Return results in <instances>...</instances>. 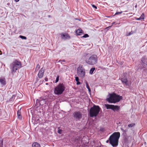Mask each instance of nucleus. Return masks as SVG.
Listing matches in <instances>:
<instances>
[{"instance_id": "1", "label": "nucleus", "mask_w": 147, "mask_h": 147, "mask_svg": "<svg viewBox=\"0 0 147 147\" xmlns=\"http://www.w3.org/2000/svg\"><path fill=\"white\" fill-rule=\"evenodd\" d=\"M120 136V132H115L109 138L110 144L113 146H117L118 145L119 139Z\"/></svg>"}, {"instance_id": "2", "label": "nucleus", "mask_w": 147, "mask_h": 147, "mask_svg": "<svg viewBox=\"0 0 147 147\" xmlns=\"http://www.w3.org/2000/svg\"><path fill=\"white\" fill-rule=\"evenodd\" d=\"M21 67V62L17 59L15 60L10 65V68L11 73L13 74L18 69L20 68Z\"/></svg>"}, {"instance_id": "3", "label": "nucleus", "mask_w": 147, "mask_h": 147, "mask_svg": "<svg viewBox=\"0 0 147 147\" xmlns=\"http://www.w3.org/2000/svg\"><path fill=\"white\" fill-rule=\"evenodd\" d=\"M112 94H109V98L107 99V100L110 103H115L118 102L122 99V97L119 95H117L115 92Z\"/></svg>"}, {"instance_id": "4", "label": "nucleus", "mask_w": 147, "mask_h": 147, "mask_svg": "<svg viewBox=\"0 0 147 147\" xmlns=\"http://www.w3.org/2000/svg\"><path fill=\"white\" fill-rule=\"evenodd\" d=\"M99 106L95 105L91 107L90 109L89 115L90 117H96L97 116L100 111Z\"/></svg>"}, {"instance_id": "5", "label": "nucleus", "mask_w": 147, "mask_h": 147, "mask_svg": "<svg viewBox=\"0 0 147 147\" xmlns=\"http://www.w3.org/2000/svg\"><path fill=\"white\" fill-rule=\"evenodd\" d=\"M85 61L89 65H94L97 62V56L96 55H93L91 56L88 59L86 60Z\"/></svg>"}, {"instance_id": "6", "label": "nucleus", "mask_w": 147, "mask_h": 147, "mask_svg": "<svg viewBox=\"0 0 147 147\" xmlns=\"http://www.w3.org/2000/svg\"><path fill=\"white\" fill-rule=\"evenodd\" d=\"M77 73L78 76L81 78H84L85 75L86 71L85 69L83 67L82 65H79L77 69Z\"/></svg>"}, {"instance_id": "7", "label": "nucleus", "mask_w": 147, "mask_h": 147, "mask_svg": "<svg viewBox=\"0 0 147 147\" xmlns=\"http://www.w3.org/2000/svg\"><path fill=\"white\" fill-rule=\"evenodd\" d=\"M73 115L74 119L76 121H80L82 117V114L79 111L74 112Z\"/></svg>"}, {"instance_id": "8", "label": "nucleus", "mask_w": 147, "mask_h": 147, "mask_svg": "<svg viewBox=\"0 0 147 147\" xmlns=\"http://www.w3.org/2000/svg\"><path fill=\"white\" fill-rule=\"evenodd\" d=\"M47 99V101L49 103V104H50L51 102L54 100L55 99H57L58 98L57 96H55L50 93L48 94L47 97H46Z\"/></svg>"}, {"instance_id": "9", "label": "nucleus", "mask_w": 147, "mask_h": 147, "mask_svg": "<svg viewBox=\"0 0 147 147\" xmlns=\"http://www.w3.org/2000/svg\"><path fill=\"white\" fill-rule=\"evenodd\" d=\"M65 89V87L63 84H60L55 88V90L57 92H63Z\"/></svg>"}, {"instance_id": "10", "label": "nucleus", "mask_w": 147, "mask_h": 147, "mask_svg": "<svg viewBox=\"0 0 147 147\" xmlns=\"http://www.w3.org/2000/svg\"><path fill=\"white\" fill-rule=\"evenodd\" d=\"M121 80L122 82L127 87H129L131 84L130 81H129L125 77H124L123 78H122Z\"/></svg>"}, {"instance_id": "11", "label": "nucleus", "mask_w": 147, "mask_h": 147, "mask_svg": "<svg viewBox=\"0 0 147 147\" xmlns=\"http://www.w3.org/2000/svg\"><path fill=\"white\" fill-rule=\"evenodd\" d=\"M36 102H39V104L41 105H43L46 103L47 104L49 103L47 101V99L46 98H40L39 100H37Z\"/></svg>"}, {"instance_id": "12", "label": "nucleus", "mask_w": 147, "mask_h": 147, "mask_svg": "<svg viewBox=\"0 0 147 147\" xmlns=\"http://www.w3.org/2000/svg\"><path fill=\"white\" fill-rule=\"evenodd\" d=\"M44 71V70L42 68H41L39 71L38 76L39 78H41L43 76Z\"/></svg>"}, {"instance_id": "13", "label": "nucleus", "mask_w": 147, "mask_h": 147, "mask_svg": "<svg viewBox=\"0 0 147 147\" xmlns=\"http://www.w3.org/2000/svg\"><path fill=\"white\" fill-rule=\"evenodd\" d=\"M120 109V107L118 105H113L112 109L114 111H118Z\"/></svg>"}, {"instance_id": "14", "label": "nucleus", "mask_w": 147, "mask_h": 147, "mask_svg": "<svg viewBox=\"0 0 147 147\" xmlns=\"http://www.w3.org/2000/svg\"><path fill=\"white\" fill-rule=\"evenodd\" d=\"M0 83L2 85L4 86L6 84V82L5 78H0Z\"/></svg>"}, {"instance_id": "15", "label": "nucleus", "mask_w": 147, "mask_h": 147, "mask_svg": "<svg viewBox=\"0 0 147 147\" xmlns=\"http://www.w3.org/2000/svg\"><path fill=\"white\" fill-rule=\"evenodd\" d=\"M76 33L77 35H81L83 34V32L81 29H80L76 30Z\"/></svg>"}, {"instance_id": "16", "label": "nucleus", "mask_w": 147, "mask_h": 147, "mask_svg": "<svg viewBox=\"0 0 147 147\" xmlns=\"http://www.w3.org/2000/svg\"><path fill=\"white\" fill-rule=\"evenodd\" d=\"M61 37L62 38L66 39L67 38H70V37L69 36V34H62L61 35Z\"/></svg>"}, {"instance_id": "17", "label": "nucleus", "mask_w": 147, "mask_h": 147, "mask_svg": "<svg viewBox=\"0 0 147 147\" xmlns=\"http://www.w3.org/2000/svg\"><path fill=\"white\" fill-rule=\"evenodd\" d=\"M21 108L19 110H18L17 111V115L19 119H21L22 118V116L21 114V112L20 111Z\"/></svg>"}, {"instance_id": "18", "label": "nucleus", "mask_w": 147, "mask_h": 147, "mask_svg": "<svg viewBox=\"0 0 147 147\" xmlns=\"http://www.w3.org/2000/svg\"><path fill=\"white\" fill-rule=\"evenodd\" d=\"M32 147H40V144L37 142H34L32 144Z\"/></svg>"}, {"instance_id": "19", "label": "nucleus", "mask_w": 147, "mask_h": 147, "mask_svg": "<svg viewBox=\"0 0 147 147\" xmlns=\"http://www.w3.org/2000/svg\"><path fill=\"white\" fill-rule=\"evenodd\" d=\"M105 106L107 109H112V108L113 107V105H110L109 104H105Z\"/></svg>"}, {"instance_id": "20", "label": "nucleus", "mask_w": 147, "mask_h": 147, "mask_svg": "<svg viewBox=\"0 0 147 147\" xmlns=\"http://www.w3.org/2000/svg\"><path fill=\"white\" fill-rule=\"evenodd\" d=\"M95 70V67H92V68L90 70V73L92 74H93V72Z\"/></svg>"}, {"instance_id": "21", "label": "nucleus", "mask_w": 147, "mask_h": 147, "mask_svg": "<svg viewBox=\"0 0 147 147\" xmlns=\"http://www.w3.org/2000/svg\"><path fill=\"white\" fill-rule=\"evenodd\" d=\"M3 140L0 138V147H3Z\"/></svg>"}, {"instance_id": "22", "label": "nucleus", "mask_w": 147, "mask_h": 147, "mask_svg": "<svg viewBox=\"0 0 147 147\" xmlns=\"http://www.w3.org/2000/svg\"><path fill=\"white\" fill-rule=\"evenodd\" d=\"M142 66H143V68H146L147 65V61L145 62L144 63L142 64Z\"/></svg>"}, {"instance_id": "23", "label": "nucleus", "mask_w": 147, "mask_h": 147, "mask_svg": "<svg viewBox=\"0 0 147 147\" xmlns=\"http://www.w3.org/2000/svg\"><path fill=\"white\" fill-rule=\"evenodd\" d=\"M135 123H132L128 125V126L129 127H132L135 126Z\"/></svg>"}, {"instance_id": "24", "label": "nucleus", "mask_w": 147, "mask_h": 147, "mask_svg": "<svg viewBox=\"0 0 147 147\" xmlns=\"http://www.w3.org/2000/svg\"><path fill=\"white\" fill-rule=\"evenodd\" d=\"M140 19L141 20H144V15L143 13L140 16Z\"/></svg>"}, {"instance_id": "25", "label": "nucleus", "mask_w": 147, "mask_h": 147, "mask_svg": "<svg viewBox=\"0 0 147 147\" xmlns=\"http://www.w3.org/2000/svg\"><path fill=\"white\" fill-rule=\"evenodd\" d=\"M15 95H13L12 97H11V98H10L9 101H13L15 97Z\"/></svg>"}, {"instance_id": "26", "label": "nucleus", "mask_w": 147, "mask_h": 147, "mask_svg": "<svg viewBox=\"0 0 147 147\" xmlns=\"http://www.w3.org/2000/svg\"><path fill=\"white\" fill-rule=\"evenodd\" d=\"M141 61L142 62V63H144L145 62H147V61L144 58H142L141 59Z\"/></svg>"}, {"instance_id": "27", "label": "nucleus", "mask_w": 147, "mask_h": 147, "mask_svg": "<svg viewBox=\"0 0 147 147\" xmlns=\"http://www.w3.org/2000/svg\"><path fill=\"white\" fill-rule=\"evenodd\" d=\"M60 127H58V133H59V134H61L62 133V130L61 129H60Z\"/></svg>"}, {"instance_id": "28", "label": "nucleus", "mask_w": 147, "mask_h": 147, "mask_svg": "<svg viewBox=\"0 0 147 147\" xmlns=\"http://www.w3.org/2000/svg\"><path fill=\"white\" fill-rule=\"evenodd\" d=\"M133 33V32H130L129 33H127L126 34V36H129L130 35H131Z\"/></svg>"}, {"instance_id": "29", "label": "nucleus", "mask_w": 147, "mask_h": 147, "mask_svg": "<svg viewBox=\"0 0 147 147\" xmlns=\"http://www.w3.org/2000/svg\"><path fill=\"white\" fill-rule=\"evenodd\" d=\"M19 37L20 38H22V39H26V37L24 36L20 35V36Z\"/></svg>"}, {"instance_id": "30", "label": "nucleus", "mask_w": 147, "mask_h": 147, "mask_svg": "<svg viewBox=\"0 0 147 147\" xmlns=\"http://www.w3.org/2000/svg\"><path fill=\"white\" fill-rule=\"evenodd\" d=\"M40 68V66L39 64H38L37 65L36 67V70H38Z\"/></svg>"}, {"instance_id": "31", "label": "nucleus", "mask_w": 147, "mask_h": 147, "mask_svg": "<svg viewBox=\"0 0 147 147\" xmlns=\"http://www.w3.org/2000/svg\"><path fill=\"white\" fill-rule=\"evenodd\" d=\"M59 76H58L56 78V80H55V83H57L58 82L59 80Z\"/></svg>"}, {"instance_id": "32", "label": "nucleus", "mask_w": 147, "mask_h": 147, "mask_svg": "<svg viewBox=\"0 0 147 147\" xmlns=\"http://www.w3.org/2000/svg\"><path fill=\"white\" fill-rule=\"evenodd\" d=\"M63 92H54V94L55 95H57V96L61 94Z\"/></svg>"}, {"instance_id": "33", "label": "nucleus", "mask_w": 147, "mask_h": 147, "mask_svg": "<svg viewBox=\"0 0 147 147\" xmlns=\"http://www.w3.org/2000/svg\"><path fill=\"white\" fill-rule=\"evenodd\" d=\"M89 36V35L87 34H85L84 35L82 36L83 38H87Z\"/></svg>"}, {"instance_id": "34", "label": "nucleus", "mask_w": 147, "mask_h": 147, "mask_svg": "<svg viewBox=\"0 0 147 147\" xmlns=\"http://www.w3.org/2000/svg\"><path fill=\"white\" fill-rule=\"evenodd\" d=\"M112 25L109 26V27H106L105 28V30L107 29V30H108L109 29H110L111 28V27H112Z\"/></svg>"}, {"instance_id": "35", "label": "nucleus", "mask_w": 147, "mask_h": 147, "mask_svg": "<svg viewBox=\"0 0 147 147\" xmlns=\"http://www.w3.org/2000/svg\"><path fill=\"white\" fill-rule=\"evenodd\" d=\"M75 80L76 82H78V81H79V80L78 77H75Z\"/></svg>"}, {"instance_id": "36", "label": "nucleus", "mask_w": 147, "mask_h": 147, "mask_svg": "<svg viewBox=\"0 0 147 147\" xmlns=\"http://www.w3.org/2000/svg\"><path fill=\"white\" fill-rule=\"evenodd\" d=\"M122 11L119 12H117L115 13V15L118 14H121L122 13Z\"/></svg>"}, {"instance_id": "37", "label": "nucleus", "mask_w": 147, "mask_h": 147, "mask_svg": "<svg viewBox=\"0 0 147 147\" xmlns=\"http://www.w3.org/2000/svg\"><path fill=\"white\" fill-rule=\"evenodd\" d=\"M92 6L93 7L95 8V9H97V7L94 5H92Z\"/></svg>"}, {"instance_id": "38", "label": "nucleus", "mask_w": 147, "mask_h": 147, "mask_svg": "<svg viewBox=\"0 0 147 147\" xmlns=\"http://www.w3.org/2000/svg\"><path fill=\"white\" fill-rule=\"evenodd\" d=\"M121 129L122 131V132H123V134H124V131H125V130H124L122 128H121Z\"/></svg>"}, {"instance_id": "39", "label": "nucleus", "mask_w": 147, "mask_h": 147, "mask_svg": "<svg viewBox=\"0 0 147 147\" xmlns=\"http://www.w3.org/2000/svg\"><path fill=\"white\" fill-rule=\"evenodd\" d=\"M125 131H124V134H126V132L127 131V129H126L125 130Z\"/></svg>"}, {"instance_id": "40", "label": "nucleus", "mask_w": 147, "mask_h": 147, "mask_svg": "<svg viewBox=\"0 0 147 147\" xmlns=\"http://www.w3.org/2000/svg\"><path fill=\"white\" fill-rule=\"evenodd\" d=\"M80 84V82H79V81H78V82H77V83H76V84L77 85H79Z\"/></svg>"}, {"instance_id": "41", "label": "nucleus", "mask_w": 147, "mask_h": 147, "mask_svg": "<svg viewBox=\"0 0 147 147\" xmlns=\"http://www.w3.org/2000/svg\"><path fill=\"white\" fill-rule=\"evenodd\" d=\"M109 142L110 143V140H109V139L108 140H107L106 141V142L107 143H108Z\"/></svg>"}, {"instance_id": "42", "label": "nucleus", "mask_w": 147, "mask_h": 147, "mask_svg": "<svg viewBox=\"0 0 147 147\" xmlns=\"http://www.w3.org/2000/svg\"><path fill=\"white\" fill-rule=\"evenodd\" d=\"M88 91H89V92H90L91 90H90V88L89 87V88H88Z\"/></svg>"}, {"instance_id": "43", "label": "nucleus", "mask_w": 147, "mask_h": 147, "mask_svg": "<svg viewBox=\"0 0 147 147\" xmlns=\"http://www.w3.org/2000/svg\"><path fill=\"white\" fill-rule=\"evenodd\" d=\"M136 20H141V19H140V18H137V19H136Z\"/></svg>"}, {"instance_id": "44", "label": "nucleus", "mask_w": 147, "mask_h": 147, "mask_svg": "<svg viewBox=\"0 0 147 147\" xmlns=\"http://www.w3.org/2000/svg\"><path fill=\"white\" fill-rule=\"evenodd\" d=\"M19 1V0H15V1L16 2H18Z\"/></svg>"}, {"instance_id": "45", "label": "nucleus", "mask_w": 147, "mask_h": 147, "mask_svg": "<svg viewBox=\"0 0 147 147\" xmlns=\"http://www.w3.org/2000/svg\"><path fill=\"white\" fill-rule=\"evenodd\" d=\"M45 81H48V78H45Z\"/></svg>"}, {"instance_id": "46", "label": "nucleus", "mask_w": 147, "mask_h": 147, "mask_svg": "<svg viewBox=\"0 0 147 147\" xmlns=\"http://www.w3.org/2000/svg\"><path fill=\"white\" fill-rule=\"evenodd\" d=\"M2 54V52L0 50V55Z\"/></svg>"}, {"instance_id": "47", "label": "nucleus", "mask_w": 147, "mask_h": 147, "mask_svg": "<svg viewBox=\"0 0 147 147\" xmlns=\"http://www.w3.org/2000/svg\"><path fill=\"white\" fill-rule=\"evenodd\" d=\"M89 86L88 85H87V87L88 88H89Z\"/></svg>"}, {"instance_id": "48", "label": "nucleus", "mask_w": 147, "mask_h": 147, "mask_svg": "<svg viewBox=\"0 0 147 147\" xmlns=\"http://www.w3.org/2000/svg\"><path fill=\"white\" fill-rule=\"evenodd\" d=\"M62 61H63V62H65V60H63Z\"/></svg>"}, {"instance_id": "49", "label": "nucleus", "mask_w": 147, "mask_h": 147, "mask_svg": "<svg viewBox=\"0 0 147 147\" xmlns=\"http://www.w3.org/2000/svg\"><path fill=\"white\" fill-rule=\"evenodd\" d=\"M45 93L46 94V96H47V93L48 92H45Z\"/></svg>"}, {"instance_id": "50", "label": "nucleus", "mask_w": 147, "mask_h": 147, "mask_svg": "<svg viewBox=\"0 0 147 147\" xmlns=\"http://www.w3.org/2000/svg\"><path fill=\"white\" fill-rule=\"evenodd\" d=\"M98 147H101L100 146H98Z\"/></svg>"}, {"instance_id": "51", "label": "nucleus", "mask_w": 147, "mask_h": 147, "mask_svg": "<svg viewBox=\"0 0 147 147\" xmlns=\"http://www.w3.org/2000/svg\"><path fill=\"white\" fill-rule=\"evenodd\" d=\"M114 23H112V24L113 25V24H114Z\"/></svg>"}, {"instance_id": "52", "label": "nucleus", "mask_w": 147, "mask_h": 147, "mask_svg": "<svg viewBox=\"0 0 147 147\" xmlns=\"http://www.w3.org/2000/svg\"><path fill=\"white\" fill-rule=\"evenodd\" d=\"M89 93H90V94H91V92H90Z\"/></svg>"}]
</instances>
